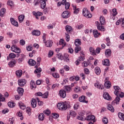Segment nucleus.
Listing matches in <instances>:
<instances>
[{
	"label": "nucleus",
	"instance_id": "obj_1",
	"mask_svg": "<svg viewBox=\"0 0 124 124\" xmlns=\"http://www.w3.org/2000/svg\"><path fill=\"white\" fill-rule=\"evenodd\" d=\"M113 89L115 90L114 93L116 95V97L113 102L116 104H119L120 101L121 100L120 97H124V93L122 92V90L119 86H113Z\"/></svg>",
	"mask_w": 124,
	"mask_h": 124
},
{
	"label": "nucleus",
	"instance_id": "obj_2",
	"mask_svg": "<svg viewBox=\"0 0 124 124\" xmlns=\"http://www.w3.org/2000/svg\"><path fill=\"white\" fill-rule=\"evenodd\" d=\"M100 23L98 21H96L95 24L96 25L97 29L101 31H105V29L104 27L102 26V25L105 24V18L103 16H101L100 17Z\"/></svg>",
	"mask_w": 124,
	"mask_h": 124
},
{
	"label": "nucleus",
	"instance_id": "obj_3",
	"mask_svg": "<svg viewBox=\"0 0 124 124\" xmlns=\"http://www.w3.org/2000/svg\"><path fill=\"white\" fill-rule=\"evenodd\" d=\"M18 42V40H15L12 41V44L13 45L11 49L13 52H15V53H17L18 54H19V53H21V50L20 48H19L18 47H17V46L15 45L14 44H16V43H17Z\"/></svg>",
	"mask_w": 124,
	"mask_h": 124
},
{
	"label": "nucleus",
	"instance_id": "obj_4",
	"mask_svg": "<svg viewBox=\"0 0 124 124\" xmlns=\"http://www.w3.org/2000/svg\"><path fill=\"white\" fill-rule=\"evenodd\" d=\"M57 108L59 110L62 111H64L67 109V105H66V102H61L57 104Z\"/></svg>",
	"mask_w": 124,
	"mask_h": 124
},
{
	"label": "nucleus",
	"instance_id": "obj_5",
	"mask_svg": "<svg viewBox=\"0 0 124 124\" xmlns=\"http://www.w3.org/2000/svg\"><path fill=\"white\" fill-rule=\"evenodd\" d=\"M82 14L84 17L86 18H92V14L90 13V12L87 9V8H84L82 10Z\"/></svg>",
	"mask_w": 124,
	"mask_h": 124
},
{
	"label": "nucleus",
	"instance_id": "obj_6",
	"mask_svg": "<svg viewBox=\"0 0 124 124\" xmlns=\"http://www.w3.org/2000/svg\"><path fill=\"white\" fill-rule=\"evenodd\" d=\"M62 18L66 19L70 16V12L68 11H65L62 13Z\"/></svg>",
	"mask_w": 124,
	"mask_h": 124
},
{
	"label": "nucleus",
	"instance_id": "obj_7",
	"mask_svg": "<svg viewBox=\"0 0 124 124\" xmlns=\"http://www.w3.org/2000/svg\"><path fill=\"white\" fill-rule=\"evenodd\" d=\"M86 121H92L93 123H95V116L94 115H88L85 118Z\"/></svg>",
	"mask_w": 124,
	"mask_h": 124
},
{
	"label": "nucleus",
	"instance_id": "obj_8",
	"mask_svg": "<svg viewBox=\"0 0 124 124\" xmlns=\"http://www.w3.org/2000/svg\"><path fill=\"white\" fill-rule=\"evenodd\" d=\"M59 94L61 97L64 98L66 96V92L63 90H61L59 91Z\"/></svg>",
	"mask_w": 124,
	"mask_h": 124
},
{
	"label": "nucleus",
	"instance_id": "obj_9",
	"mask_svg": "<svg viewBox=\"0 0 124 124\" xmlns=\"http://www.w3.org/2000/svg\"><path fill=\"white\" fill-rule=\"evenodd\" d=\"M26 79H19L18 80V84L20 87H23V86H25V85H26Z\"/></svg>",
	"mask_w": 124,
	"mask_h": 124
},
{
	"label": "nucleus",
	"instance_id": "obj_10",
	"mask_svg": "<svg viewBox=\"0 0 124 124\" xmlns=\"http://www.w3.org/2000/svg\"><path fill=\"white\" fill-rule=\"evenodd\" d=\"M44 43L45 44L46 47H52L53 45V42H52V41L50 40H48L47 41H45Z\"/></svg>",
	"mask_w": 124,
	"mask_h": 124
},
{
	"label": "nucleus",
	"instance_id": "obj_11",
	"mask_svg": "<svg viewBox=\"0 0 124 124\" xmlns=\"http://www.w3.org/2000/svg\"><path fill=\"white\" fill-rule=\"evenodd\" d=\"M102 62L103 65H105L106 66H109L110 65V61L108 59L103 60Z\"/></svg>",
	"mask_w": 124,
	"mask_h": 124
},
{
	"label": "nucleus",
	"instance_id": "obj_12",
	"mask_svg": "<svg viewBox=\"0 0 124 124\" xmlns=\"http://www.w3.org/2000/svg\"><path fill=\"white\" fill-rule=\"evenodd\" d=\"M103 97L105 99H107V100H111V96H110L108 93H105L103 94Z\"/></svg>",
	"mask_w": 124,
	"mask_h": 124
},
{
	"label": "nucleus",
	"instance_id": "obj_13",
	"mask_svg": "<svg viewBox=\"0 0 124 124\" xmlns=\"http://www.w3.org/2000/svg\"><path fill=\"white\" fill-rule=\"evenodd\" d=\"M107 108L108 110L110 111L111 113H114V112H115V109H114V107H113V106H112V105H108Z\"/></svg>",
	"mask_w": 124,
	"mask_h": 124
},
{
	"label": "nucleus",
	"instance_id": "obj_14",
	"mask_svg": "<svg viewBox=\"0 0 124 124\" xmlns=\"http://www.w3.org/2000/svg\"><path fill=\"white\" fill-rule=\"evenodd\" d=\"M40 3L41 4V7L42 9H44L46 7V1L45 0H41Z\"/></svg>",
	"mask_w": 124,
	"mask_h": 124
},
{
	"label": "nucleus",
	"instance_id": "obj_15",
	"mask_svg": "<svg viewBox=\"0 0 124 124\" xmlns=\"http://www.w3.org/2000/svg\"><path fill=\"white\" fill-rule=\"evenodd\" d=\"M94 86L95 88H97V89H99V90H103L104 89V87H103V85L98 82L95 83Z\"/></svg>",
	"mask_w": 124,
	"mask_h": 124
},
{
	"label": "nucleus",
	"instance_id": "obj_16",
	"mask_svg": "<svg viewBox=\"0 0 124 124\" xmlns=\"http://www.w3.org/2000/svg\"><path fill=\"white\" fill-rule=\"evenodd\" d=\"M11 23L13 25V26H15V27H18L19 24H18V22L14 20V18H11L10 19Z\"/></svg>",
	"mask_w": 124,
	"mask_h": 124
},
{
	"label": "nucleus",
	"instance_id": "obj_17",
	"mask_svg": "<svg viewBox=\"0 0 124 124\" xmlns=\"http://www.w3.org/2000/svg\"><path fill=\"white\" fill-rule=\"evenodd\" d=\"M111 49H108L105 51V54L106 55V57L107 58H109V57H111Z\"/></svg>",
	"mask_w": 124,
	"mask_h": 124
},
{
	"label": "nucleus",
	"instance_id": "obj_18",
	"mask_svg": "<svg viewBox=\"0 0 124 124\" xmlns=\"http://www.w3.org/2000/svg\"><path fill=\"white\" fill-rule=\"evenodd\" d=\"M36 100L35 99H32L31 100V106L32 108H35V107H36Z\"/></svg>",
	"mask_w": 124,
	"mask_h": 124
},
{
	"label": "nucleus",
	"instance_id": "obj_19",
	"mask_svg": "<svg viewBox=\"0 0 124 124\" xmlns=\"http://www.w3.org/2000/svg\"><path fill=\"white\" fill-rule=\"evenodd\" d=\"M28 63L29 65H31V66H33L35 64H36V62H35V61L32 59H30L28 61Z\"/></svg>",
	"mask_w": 124,
	"mask_h": 124
},
{
	"label": "nucleus",
	"instance_id": "obj_20",
	"mask_svg": "<svg viewBox=\"0 0 124 124\" xmlns=\"http://www.w3.org/2000/svg\"><path fill=\"white\" fill-rule=\"evenodd\" d=\"M85 96H81L80 97H79V101H80V102H83L84 103H88V101H86V98H85Z\"/></svg>",
	"mask_w": 124,
	"mask_h": 124
},
{
	"label": "nucleus",
	"instance_id": "obj_21",
	"mask_svg": "<svg viewBox=\"0 0 124 124\" xmlns=\"http://www.w3.org/2000/svg\"><path fill=\"white\" fill-rule=\"evenodd\" d=\"M104 86L106 89H110L111 88V82L109 81H107L105 82Z\"/></svg>",
	"mask_w": 124,
	"mask_h": 124
},
{
	"label": "nucleus",
	"instance_id": "obj_22",
	"mask_svg": "<svg viewBox=\"0 0 124 124\" xmlns=\"http://www.w3.org/2000/svg\"><path fill=\"white\" fill-rule=\"evenodd\" d=\"M16 64V60H13L9 62L8 65L10 67H14V65Z\"/></svg>",
	"mask_w": 124,
	"mask_h": 124
},
{
	"label": "nucleus",
	"instance_id": "obj_23",
	"mask_svg": "<svg viewBox=\"0 0 124 124\" xmlns=\"http://www.w3.org/2000/svg\"><path fill=\"white\" fill-rule=\"evenodd\" d=\"M93 34L94 35V37L96 38L99 36V35H100V33L98 32L97 30H93Z\"/></svg>",
	"mask_w": 124,
	"mask_h": 124
},
{
	"label": "nucleus",
	"instance_id": "obj_24",
	"mask_svg": "<svg viewBox=\"0 0 124 124\" xmlns=\"http://www.w3.org/2000/svg\"><path fill=\"white\" fill-rule=\"evenodd\" d=\"M73 10H74V14H78L79 13V11H80V9L77 8L76 6L73 5Z\"/></svg>",
	"mask_w": 124,
	"mask_h": 124
},
{
	"label": "nucleus",
	"instance_id": "obj_25",
	"mask_svg": "<svg viewBox=\"0 0 124 124\" xmlns=\"http://www.w3.org/2000/svg\"><path fill=\"white\" fill-rule=\"evenodd\" d=\"M18 19L19 23H23L25 19V16L21 15L18 16Z\"/></svg>",
	"mask_w": 124,
	"mask_h": 124
},
{
	"label": "nucleus",
	"instance_id": "obj_26",
	"mask_svg": "<svg viewBox=\"0 0 124 124\" xmlns=\"http://www.w3.org/2000/svg\"><path fill=\"white\" fill-rule=\"evenodd\" d=\"M31 88L32 90L36 88V84L33 80H31L30 83Z\"/></svg>",
	"mask_w": 124,
	"mask_h": 124
},
{
	"label": "nucleus",
	"instance_id": "obj_27",
	"mask_svg": "<svg viewBox=\"0 0 124 124\" xmlns=\"http://www.w3.org/2000/svg\"><path fill=\"white\" fill-rule=\"evenodd\" d=\"M65 30L68 33H70L72 31V28L69 25L66 26Z\"/></svg>",
	"mask_w": 124,
	"mask_h": 124
},
{
	"label": "nucleus",
	"instance_id": "obj_28",
	"mask_svg": "<svg viewBox=\"0 0 124 124\" xmlns=\"http://www.w3.org/2000/svg\"><path fill=\"white\" fill-rule=\"evenodd\" d=\"M32 35H35L36 36H38L40 35V31L38 30H34L32 32Z\"/></svg>",
	"mask_w": 124,
	"mask_h": 124
},
{
	"label": "nucleus",
	"instance_id": "obj_29",
	"mask_svg": "<svg viewBox=\"0 0 124 124\" xmlns=\"http://www.w3.org/2000/svg\"><path fill=\"white\" fill-rule=\"evenodd\" d=\"M95 73L97 75H99L101 72V70H100V68L99 67H96L95 68Z\"/></svg>",
	"mask_w": 124,
	"mask_h": 124
},
{
	"label": "nucleus",
	"instance_id": "obj_30",
	"mask_svg": "<svg viewBox=\"0 0 124 124\" xmlns=\"http://www.w3.org/2000/svg\"><path fill=\"white\" fill-rule=\"evenodd\" d=\"M16 74L17 77L20 78L23 74V71H22V70H18L16 72Z\"/></svg>",
	"mask_w": 124,
	"mask_h": 124
},
{
	"label": "nucleus",
	"instance_id": "obj_31",
	"mask_svg": "<svg viewBox=\"0 0 124 124\" xmlns=\"http://www.w3.org/2000/svg\"><path fill=\"white\" fill-rule=\"evenodd\" d=\"M17 92L20 95H23V93H24V89L22 88L18 87L17 88Z\"/></svg>",
	"mask_w": 124,
	"mask_h": 124
},
{
	"label": "nucleus",
	"instance_id": "obj_32",
	"mask_svg": "<svg viewBox=\"0 0 124 124\" xmlns=\"http://www.w3.org/2000/svg\"><path fill=\"white\" fill-rule=\"evenodd\" d=\"M59 45H62V48H63L66 45V44H64V40L63 39H61L59 41Z\"/></svg>",
	"mask_w": 124,
	"mask_h": 124
},
{
	"label": "nucleus",
	"instance_id": "obj_33",
	"mask_svg": "<svg viewBox=\"0 0 124 124\" xmlns=\"http://www.w3.org/2000/svg\"><path fill=\"white\" fill-rule=\"evenodd\" d=\"M75 45H76V46L81 45V40L79 39H76L75 41Z\"/></svg>",
	"mask_w": 124,
	"mask_h": 124
},
{
	"label": "nucleus",
	"instance_id": "obj_34",
	"mask_svg": "<svg viewBox=\"0 0 124 124\" xmlns=\"http://www.w3.org/2000/svg\"><path fill=\"white\" fill-rule=\"evenodd\" d=\"M69 55L67 54H64V57H63V59L64 60V62H69V59H68Z\"/></svg>",
	"mask_w": 124,
	"mask_h": 124
},
{
	"label": "nucleus",
	"instance_id": "obj_35",
	"mask_svg": "<svg viewBox=\"0 0 124 124\" xmlns=\"http://www.w3.org/2000/svg\"><path fill=\"white\" fill-rule=\"evenodd\" d=\"M44 114L41 113L38 116V119L39 121H43L45 118Z\"/></svg>",
	"mask_w": 124,
	"mask_h": 124
},
{
	"label": "nucleus",
	"instance_id": "obj_36",
	"mask_svg": "<svg viewBox=\"0 0 124 124\" xmlns=\"http://www.w3.org/2000/svg\"><path fill=\"white\" fill-rule=\"evenodd\" d=\"M118 117L122 121H124V114L121 112L118 113Z\"/></svg>",
	"mask_w": 124,
	"mask_h": 124
},
{
	"label": "nucleus",
	"instance_id": "obj_37",
	"mask_svg": "<svg viewBox=\"0 0 124 124\" xmlns=\"http://www.w3.org/2000/svg\"><path fill=\"white\" fill-rule=\"evenodd\" d=\"M89 50L92 55H96V53H95V51L94 50V48H93V47H90Z\"/></svg>",
	"mask_w": 124,
	"mask_h": 124
},
{
	"label": "nucleus",
	"instance_id": "obj_38",
	"mask_svg": "<svg viewBox=\"0 0 124 124\" xmlns=\"http://www.w3.org/2000/svg\"><path fill=\"white\" fill-rule=\"evenodd\" d=\"M19 107L22 110H25L26 109V106L23 103H19Z\"/></svg>",
	"mask_w": 124,
	"mask_h": 124
},
{
	"label": "nucleus",
	"instance_id": "obj_39",
	"mask_svg": "<svg viewBox=\"0 0 124 124\" xmlns=\"http://www.w3.org/2000/svg\"><path fill=\"white\" fill-rule=\"evenodd\" d=\"M48 96H49V92H46L43 94H42V97L43 98H47Z\"/></svg>",
	"mask_w": 124,
	"mask_h": 124
},
{
	"label": "nucleus",
	"instance_id": "obj_40",
	"mask_svg": "<svg viewBox=\"0 0 124 124\" xmlns=\"http://www.w3.org/2000/svg\"><path fill=\"white\" fill-rule=\"evenodd\" d=\"M65 89L66 90V93H70V91H71V86H65Z\"/></svg>",
	"mask_w": 124,
	"mask_h": 124
},
{
	"label": "nucleus",
	"instance_id": "obj_41",
	"mask_svg": "<svg viewBox=\"0 0 124 124\" xmlns=\"http://www.w3.org/2000/svg\"><path fill=\"white\" fill-rule=\"evenodd\" d=\"M8 105L10 108H13L15 106V103L12 102H9L8 103Z\"/></svg>",
	"mask_w": 124,
	"mask_h": 124
},
{
	"label": "nucleus",
	"instance_id": "obj_42",
	"mask_svg": "<svg viewBox=\"0 0 124 124\" xmlns=\"http://www.w3.org/2000/svg\"><path fill=\"white\" fill-rule=\"evenodd\" d=\"M70 116H72V117H73V118H74V117H76V112H75V111H74V110H70Z\"/></svg>",
	"mask_w": 124,
	"mask_h": 124
},
{
	"label": "nucleus",
	"instance_id": "obj_43",
	"mask_svg": "<svg viewBox=\"0 0 124 124\" xmlns=\"http://www.w3.org/2000/svg\"><path fill=\"white\" fill-rule=\"evenodd\" d=\"M102 122L104 124H107L108 123V119H107V118H106V117H103V118L102 119Z\"/></svg>",
	"mask_w": 124,
	"mask_h": 124
},
{
	"label": "nucleus",
	"instance_id": "obj_44",
	"mask_svg": "<svg viewBox=\"0 0 124 124\" xmlns=\"http://www.w3.org/2000/svg\"><path fill=\"white\" fill-rule=\"evenodd\" d=\"M4 13H5V9L2 8L0 10V16L1 17H3V15H4Z\"/></svg>",
	"mask_w": 124,
	"mask_h": 124
},
{
	"label": "nucleus",
	"instance_id": "obj_45",
	"mask_svg": "<svg viewBox=\"0 0 124 124\" xmlns=\"http://www.w3.org/2000/svg\"><path fill=\"white\" fill-rule=\"evenodd\" d=\"M81 51V46H77L76 47H75V53H78V52Z\"/></svg>",
	"mask_w": 124,
	"mask_h": 124
},
{
	"label": "nucleus",
	"instance_id": "obj_46",
	"mask_svg": "<svg viewBox=\"0 0 124 124\" xmlns=\"http://www.w3.org/2000/svg\"><path fill=\"white\" fill-rule=\"evenodd\" d=\"M17 116H18V117H20V120L21 121H22V120L24 119V117H23V113H22V112L20 111L17 113Z\"/></svg>",
	"mask_w": 124,
	"mask_h": 124
},
{
	"label": "nucleus",
	"instance_id": "obj_47",
	"mask_svg": "<svg viewBox=\"0 0 124 124\" xmlns=\"http://www.w3.org/2000/svg\"><path fill=\"white\" fill-rule=\"evenodd\" d=\"M42 71V69L41 68H38L36 69V70L34 71V73L37 74V73H40Z\"/></svg>",
	"mask_w": 124,
	"mask_h": 124
},
{
	"label": "nucleus",
	"instance_id": "obj_48",
	"mask_svg": "<svg viewBox=\"0 0 124 124\" xmlns=\"http://www.w3.org/2000/svg\"><path fill=\"white\" fill-rule=\"evenodd\" d=\"M9 57L10 59H15L16 58V55L13 53H11L9 55Z\"/></svg>",
	"mask_w": 124,
	"mask_h": 124
},
{
	"label": "nucleus",
	"instance_id": "obj_49",
	"mask_svg": "<svg viewBox=\"0 0 124 124\" xmlns=\"http://www.w3.org/2000/svg\"><path fill=\"white\" fill-rule=\"evenodd\" d=\"M112 12H113L112 16H113V17H115V16H116V15L118 14V12H117V9L115 8L113 9Z\"/></svg>",
	"mask_w": 124,
	"mask_h": 124
},
{
	"label": "nucleus",
	"instance_id": "obj_50",
	"mask_svg": "<svg viewBox=\"0 0 124 124\" xmlns=\"http://www.w3.org/2000/svg\"><path fill=\"white\" fill-rule=\"evenodd\" d=\"M57 57L59 60H61V61L63 60V57L62 55V53L57 54Z\"/></svg>",
	"mask_w": 124,
	"mask_h": 124
},
{
	"label": "nucleus",
	"instance_id": "obj_51",
	"mask_svg": "<svg viewBox=\"0 0 124 124\" xmlns=\"http://www.w3.org/2000/svg\"><path fill=\"white\" fill-rule=\"evenodd\" d=\"M44 113L47 116H49L51 113V111H50V110L46 109L44 111Z\"/></svg>",
	"mask_w": 124,
	"mask_h": 124
},
{
	"label": "nucleus",
	"instance_id": "obj_52",
	"mask_svg": "<svg viewBox=\"0 0 124 124\" xmlns=\"http://www.w3.org/2000/svg\"><path fill=\"white\" fill-rule=\"evenodd\" d=\"M70 6V3L66 2L65 3V8L66 10L69 9V7Z\"/></svg>",
	"mask_w": 124,
	"mask_h": 124
},
{
	"label": "nucleus",
	"instance_id": "obj_53",
	"mask_svg": "<svg viewBox=\"0 0 124 124\" xmlns=\"http://www.w3.org/2000/svg\"><path fill=\"white\" fill-rule=\"evenodd\" d=\"M65 37H66V40L67 42H68V41H69L70 38V37L69 36V34L65 33Z\"/></svg>",
	"mask_w": 124,
	"mask_h": 124
},
{
	"label": "nucleus",
	"instance_id": "obj_54",
	"mask_svg": "<svg viewBox=\"0 0 124 124\" xmlns=\"http://www.w3.org/2000/svg\"><path fill=\"white\" fill-rule=\"evenodd\" d=\"M40 62H41V58L38 57L37 59V65L38 66L40 65Z\"/></svg>",
	"mask_w": 124,
	"mask_h": 124
},
{
	"label": "nucleus",
	"instance_id": "obj_55",
	"mask_svg": "<svg viewBox=\"0 0 124 124\" xmlns=\"http://www.w3.org/2000/svg\"><path fill=\"white\" fill-rule=\"evenodd\" d=\"M52 76L54 77V78H60V75H59V74L58 73H55L52 74Z\"/></svg>",
	"mask_w": 124,
	"mask_h": 124
},
{
	"label": "nucleus",
	"instance_id": "obj_56",
	"mask_svg": "<svg viewBox=\"0 0 124 124\" xmlns=\"http://www.w3.org/2000/svg\"><path fill=\"white\" fill-rule=\"evenodd\" d=\"M20 45H22V46H24L26 44V41H25V40L22 39L20 40Z\"/></svg>",
	"mask_w": 124,
	"mask_h": 124
},
{
	"label": "nucleus",
	"instance_id": "obj_57",
	"mask_svg": "<svg viewBox=\"0 0 124 124\" xmlns=\"http://www.w3.org/2000/svg\"><path fill=\"white\" fill-rule=\"evenodd\" d=\"M74 91L75 93H80V87L77 86L75 87Z\"/></svg>",
	"mask_w": 124,
	"mask_h": 124
},
{
	"label": "nucleus",
	"instance_id": "obj_58",
	"mask_svg": "<svg viewBox=\"0 0 124 124\" xmlns=\"http://www.w3.org/2000/svg\"><path fill=\"white\" fill-rule=\"evenodd\" d=\"M100 51H101V48L97 47L95 52V54H99V53H100Z\"/></svg>",
	"mask_w": 124,
	"mask_h": 124
},
{
	"label": "nucleus",
	"instance_id": "obj_59",
	"mask_svg": "<svg viewBox=\"0 0 124 124\" xmlns=\"http://www.w3.org/2000/svg\"><path fill=\"white\" fill-rule=\"evenodd\" d=\"M60 117V115L57 113H53V119H58Z\"/></svg>",
	"mask_w": 124,
	"mask_h": 124
},
{
	"label": "nucleus",
	"instance_id": "obj_60",
	"mask_svg": "<svg viewBox=\"0 0 124 124\" xmlns=\"http://www.w3.org/2000/svg\"><path fill=\"white\" fill-rule=\"evenodd\" d=\"M83 27L84 25H83V24H80L76 26V28L78 29V30H81V29H83Z\"/></svg>",
	"mask_w": 124,
	"mask_h": 124
},
{
	"label": "nucleus",
	"instance_id": "obj_61",
	"mask_svg": "<svg viewBox=\"0 0 124 124\" xmlns=\"http://www.w3.org/2000/svg\"><path fill=\"white\" fill-rule=\"evenodd\" d=\"M35 54V50H33L31 53H29V57L31 58H32L33 57V55Z\"/></svg>",
	"mask_w": 124,
	"mask_h": 124
},
{
	"label": "nucleus",
	"instance_id": "obj_62",
	"mask_svg": "<svg viewBox=\"0 0 124 124\" xmlns=\"http://www.w3.org/2000/svg\"><path fill=\"white\" fill-rule=\"evenodd\" d=\"M82 65L84 67H87V66H88V65H89V63H88V62H87L86 61H84L82 63Z\"/></svg>",
	"mask_w": 124,
	"mask_h": 124
},
{
	"label": "nucleus",
	"instance_id": "obj_63",
	"mask_svg": "<svg viewBox=\"0 0 124 124\" xmlns=\"http://www.w3.org/2000/svg\"><path fill=\"white\" fill-rule=\"evenodd\" d=\"M7 4L10 6H13L14 2L12 0H9L7 1Z\"/></svg>",
	"mask_w": 124,
	"mask_h": 124
},
{
	"label": "nucleus",
	"instance_id": "obj_64",
	"mask_svg": "<svg viewBox=\"0 0 124 124\" xmlns=\"http://www.w3.org/2000/svg\"><path fill=\"white\" fill-rule=\"evenodd\" d=\"M23 61H24V57L20 58L17 60V62L18 63H21V62H23Z\"/></svg>",
	"mask_w": 124,
	"mask_h": 124
}]
</instances>
